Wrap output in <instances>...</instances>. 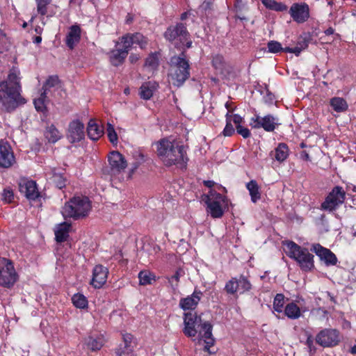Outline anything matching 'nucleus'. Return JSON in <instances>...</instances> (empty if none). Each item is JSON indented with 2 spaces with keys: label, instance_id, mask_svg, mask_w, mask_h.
Wrapping results in <instances>:
<instances>
[{
  "label": "nucleus",
  "instance_id": "1",
  "mask_svg": "<svg viewBox=\"0 0 356 356\" xmlns=\"http://www.w3.org/2000/svg\"><path fill=\"white\" fill-rule=\"evenodd\" d=\"M19 71L12 68L6 80L0 82V104L6 112L15 111L19 105L26 103L21 96Z\"/></svg>",
  "mask_w": 356,
  "mask_h": 356
},
{
  "label": "nucleus",
  "instance_id": "34",
  "mask_svg": "<svg viewBox=\"0 0 356 356\" xmlns=\"http://www.w3.org/2000/svg\"><path fill=\"white\" fill-rule=\"evenodd\" d=\"M156 89V84L152 82H147L143 83L140 88V97L144 99H149Z\"/></svg>",
  "mask_w": 356,
  "mask_h": 356
},
{
  "label": "nucleus",
  "instance_id": "43",
  "mask_svg": "<svg viewBox=\"0 0 356 356\" xmlns=\"http://www.w3.org/2000/svg\"><path fill=\"white\" fill-rule=\"evenodd\" d=\"M59 83V79L57 76H49L42 86L43 92L48 93L51 88H56Z\"/></svg>",
  "mask_w": 356,
  "mask_h": 356
},
{
  "label": "nucleus",
  "instance_id": "28",
  "mask_svg": "<svg viewBox=\"0 0 356 356\" xmlns=\"http://www.w3.org/2000/svg\"><path fill=\"white\" fill-rule=\"evenodd\" d=\"M199 300L200 298L196 296L195 291L191 296L181 299L179 306L184 310L193 309L197 305Z\"/></svg>",
  "mask_w": 356,
  "mask_h": 356
},
{
  "label": "nucleus",
  "instance_id": "50",
  "mask_svg": "<svg viewBox=\"0 0 356 356\" xmlns=\"http://www.w3.org/2000/svg\"><path fill=\"white\" fill-rule=\"evenodd\" d=\"M226 124L222 132V135L225 137H230L235 133V129L232 124V122L229 120L228 116H226Z\"/></svg>",
  "mask_w": 356,
  "mask_h": 356
},
{
  "label": "nucleus",
  "instance_id": "9",
  "mask_svg": "<svg viewBox=\"0 0 356 356\" xmlns=\"http://www.w3.org/2000/svg\"><path fill=\"white\" fill-rule=\"evenodd\" d=\"M346 200V192L341 186H336L321 203V210L332 212L337 210Z\"/></svg>",
  "mask_w": 356,
  "mask_h": 356
},
{
  "label": "nucleus",
  "instance_id": "11",
  "mask_svg": "<svg viewBox=\"0 0 356 356\" xmlns=\"http://www.w3.org/2000/svg\"><path fill=\"white\" fill-rule=\"evenodd\" d=\"M280 124L278 119L273 115L268 114L264 117L255 115L250 119V126L253 129H264L267 132H273Z\"/></svg>",
  "mask_w": 356,
  "mask_h": 356
},
{
  "label": "nucleus",
  "instance_id": "63",
  "mask_svg": "<svg viewBox=\"0 0 356 356\" xmlns=\"http://www.w3.org/2000/svg\"><path fill=\"white\" fill-rule=\"evenodd\" d=\"M326 35H330L334 33V29L332 27H329L324 31Z\"/></svg>",
  "mask_w": 356,
  "mask_h": 356
},
{
  "label": "nucleus",
  "instance_id": "27",
  "mask_svg": "<svg viewBox=\"0 0 356 356\" xmlns=\"http://www.w3.org/2000/svg\"><path fill=\"white\" fill-rule=\"evenodd\" d=\"M127 56V52L126 51H122L121 47H116L115 49H113L111 51L110 54V60L112 65L115 66H118L122 63L124 60Z\"/></svg>",
  "mask_w": 356,
  "mask_h": 356
},
{
  "label": "nucleus",
  "instance_id": "2",
  "mask_svg": "<svg viewBox=\"0 0 356 356\" xmlns=\"http://www.w3.org/2000/svg\"><path fill=\"white\" fill-rule=\"evenodd\" d=\"M157 154L163 163L168 166L184 163L186 150L175 140L162 139L156 144Z\"/></svg>",
  "mask_w": 356,
  "mask_h": 356
},
{
  "label": "nucleus",
  "instance_id": "14",
  "mask_svg": "<svg viewBox=\"0 0 356 356\" xmlns=\"http://www.w3.org/2000/svg\"><path fill=\"white\" fill-rule=\"evenodd\" d=\"M109 163V173L115 176L123 172L127 168V161L118 152H112L108 158Z\"/></svg>",
  "mask_w": 356,
  "mask_h": 356
},
{
  "label": "nucleus",
  "instance_id": "18",
  "mask_svg": "<svg viewBox=\"0 0 356 356\" xmlns=\"http://www.w3.org/2000/svg\"><path fill=\"white\" fill-rule=\"evenodd\" d=\"M108 274L107 268L102 265H97L92 270L91 284L96 289L101 288L106 282Z\"/></svg>",
  "mask_w": 356,
  "mask_h": 356
},
{
  "label": "nucleus",
  "instance_id": "48",
  "mask_svg": "<svg viewBox=\"0 0 356 356\" xmlns=\"http://www.w3.org/2000/svg\"><path fill=\"white\" fill-rule=\"evenodd\" d=\"M37 3V12L41 15H45L47 13V6L51 0H35Z\"/></svg>",
  "mask_w": 356,
  "mask_h": 356
},
{
  "label": "nucleus",
  "instance_id": "22",
  "mask_svg": "<svg viewBox=\"0 0 356 356\" xmlns=\"http://www.w3.org/2000/svg\"><path fill=\"white\" fill-rule=\"evenodd\" d=\"M81 39V29L78 25H72L66 35L65 43L70 49H73L79 42Z\"/></svg>",
  "mask_w": 356,
  "mask_h": 356
},
{
  "label": "nucleus",
  "instance_id": "42",
  "mask_svg": "<svg viewBox=\"0 0 356 356\" xmlns=\"http://www.w3.org/2000/svg\"><path fill=\"white\" fill-rule=\"evenodd\" d=\"M74 305L80 309H84L88 305V300L86 298L80 293L74 294L72 298Z\"/></svg>",
  "mask_w": 356,
  "mask_h": 356
},
{
  "label": "nucleus",
  "instance_id": "20",
  "mask_svg": "<svg viewBox=\"0 0 356 356\" xmlns=\"http://www.w3.org/2000/svg\"><path fill=\"white\" fill-rule=\"evenodd\" d=\"M15 162V156L10 147L6 143H0V167L9 168Z\"/></svg>",
  "mask_w": 356,
  "mask_h": 356
},
{
  "label": "nucleus",
  "instance_id": "40",
  "mask_svg": "<svg viewBox=\"0 0 356 356\" xmlns=\"http://www.w3.org/2000/svg\"><path fill=\"white\" fill-rule=\"evenodd\" d=\"M159 65V54L156 52L150 54L145 60V67L151 70H155Z\"/></svg>",
  "mask_w": 356,
  "mask_h": 356
},
{
  "label": "nucleus",
  "instance_id": "62",
  "mask_svg": "<svg viewBox=\"0 0 356 356\" xmlns=\"http://www.w3.org/2000/svg\"><path fill=\"white\" fill-rule=\"evenodd\" d=\"M191 17V19L193 21H194V18H195V14H194V10H189L188 12H185L181 16V20H184L186 19L187 17Z\"/></svg>",
  "mask_w": 356,
  "mask_h": 356
},
{
  "label": "nucleus",
  "instance_id": "51",
  "mask_svg": "<svg viewBox=\"0 0 356 356\" xmlns=\"http://www.w3.org/2000/svg\"><path fill=\"white\" fill-rule=\"evenodd\" d=\"M107 135L111 143L114 144L118 141V135L113 126L110 123H108L107 124Z\"/></svg>",
  "mask_w": 356,
  "mask_h": 356
},
{
  "label": "nucleus",
  "instance_id": "23",
  "mask_svg": "<svg viewBox=\"0 0 356 356\" xmlns=\"http://www.w3.org/2000/svg\"><path fill=\"white\" fill-rule=\"evenodd\" d=\"M133 336L131 334H125L123 335L124 346L120 347L116 351L117 356H133Z\"/></svg>",
  "mask_w": 356,
  "mask_h": 356
},
{
  "label": "nucleus",
  "instance_id": "31",
  "mask_svg": "<svg viewBox=\"0 0 356 356\" xmlns=\"http://www.w3.org/2000/svg\"><path fill=\"white\" fill-rule=\"evenodd\" d=\"M284 311V314L290 319H298L301 316V310L294 302L288 303Z\"/></svg>",
  "mask_w": 356,
  "mask_h": 356
},
{
  "label": "nucleus",
  "instance_id": "10",
  "mask_svg": "<svg viewBox=\"0 0 356 356\" xmlns=\"http://www.w3.org/2000/svg\"><path fill=\"white\" fill-rule=\"evenodd\" d=\"M315 340L323 348L334 347L341 341L340 332L337 329L325 328L316 334Z\"/></svg>",
  "mask_w": 356,
  "mask_h": 356
},
{
  "label": "nucleus",
  "instance_id": "55",
  "mask_svg": "<svg viewBox=\"0 0 356 356\" xmlns=\"http://www.w3.org/2000/svg\"><path fill=\"white\" fill-rule=\"evenodd\" d=\"M236 131L243 138H248L251 136V132H250V129H248L247 127L242 126V125L236 126Z\"/></svg>",
  "mask_w": 356,
  "mask_h": 356
},
{
  "label": "nucleus",
  "instance_id": "36",
  "mask_svg": "<svg viewBox=\"0 0 356 356\" xmlns=\"http://www.w3.org/2000/svg\"><path fill=\"white\" fill-rule=\"evenodd\" d=\"M139 283L140 285H147L152 284L156 280L154 274L149 270H141L138 273Z\"/></svg>",
  "mask_w": 356,
  "mask_h": 356
},
{
  "label": "nucleus",
  "instance_id": "21",
  "mask_svg": "<svg viewBox=\"0 0 356 356\" xmlns=\"http://www.w3.org/2000/svg\"><path fill=\"white\" fill-rule=\"evenodd\" d=\"M104 335L100 333H90L84 339V345L92 351L99 350L104 344Z\"/></svg>",
  "mask_w": 356,
  "mask_h": 356
},
{
  "label": "nucleus",
  "instance_id": "60",
  "mask_svg": "<svg viewBox=\"0 0 356 356\" xmlns=\"http://www.w3.org/2000/svg\"><path fill=\"white\" fill-rule=\"evenodd\" d=\"M306 345L309 349L310 353H315L316 352V348L314 345V339L312 335H309L306 340Z\"/></svg>",
  "mask_w": 356,
  "mask_h": 356
},
{
  "label": "nucleus",
  "instance_id": "7",
  "mask_svg": "<svg viewBox=\"0 0 356 356\" xmlns=\"http://www.w3.org/2000/svg\"><path fill=\"white\" fill-rule=\"evenodd\" d=\"M164 37L177 48H181L183 46L190 48L192 44V42L188 40V33L186 27L181 23L168 27Z\"/></svg>",
  "mask_w": 356,
  "mask_h": 356
},
{
  "label": "nucleus",
  "instance_id": "16",
  "mask_svg": "<svg viewBox=\"0 0 356 356\" xmlns=\"http://www.w3.org/2000/svg\"><path fill=\"white\" fill-rule=\"evenodd\" d=\"M200 321V319L198 321L196 314L185 313L184 318V328L183 330L184 334L188 337H195L197 334Z\"/></svg>",
  "mask_w": 356,
  "mask_h": 356
},
{
  "label": "nucleus",
  "instance_id": "49",
  "mask_svg": "<svg viewBox=\"0 0 356 356\" xmlns=\"http://www.w3.org/2000/svg\"><path fill=\"white\" fill-rule=\"evenodd\" d=\"M238 285L236 282V277H232L225 284V290L229 294H234L238 290Z\"/></svg>",
  "mask_w": 356,
  "mask_h": 356
},
{
  "label": "nucleus",
  "instance_id": "15",
  "mask_svg": "<svg viewBox=\"0 0 356 356\" xmlns=\"http://www.w3.org/2000/svg\"><path fill=\"white\" fill-rule=\"evenodd\" d=\"M85 136L84 124L79 120L70 122L67 131V138L71 143L81 141Z\"/></svg>",
  "mask_w": 356,
  "mask_h": 356
},
{
  "label": "nucleus",
  "instance_id": "37",
  "mask_svg": "<svg viewBox=\"0 0 356 356\" xmlns=\"http://www.w3.org/2000/svg\"><path fill=\"white\" fill-rule=\"evenodd\" d=\"M238 290L240 293L250 291L252 289V284L247 277L241 275L238 278H236Z\"/></svg>",
  "mask_w": 356,
  "mask_h": 356
},
{
  "label": "nucleus",
  "instance_id": "39",
  "mask_svg": "<svg viewBox=\"0 0 356 356\" xmlns=\"http://www.w3.org/2000/svg\"><path fill=\"white\" fill-rule=\"evenodd\" d=\"M132 46L133 40L131 39V35L129 34L122 36L120 39V41L116 44V47H121L122 51H126L127 53Z\"/></svg>",
  "mask_w": 356,
  "mask_h": 356
},
{
  "label": "nucleus",
  "instance_id": "45",
  "mask_svg": "<svg viewBox=\"0 0 356 356\" xmlns=\"http://www.w3.org/2000/svg\"><path fill=\"white\" fill-rule=\"evenodd\" d=\"M267 48H268V52L272 53V54H277L279 52H284V49L282 47V44L280 42L276 41V40H270L267 43Z\"/></svg>",
  "mask_w": 356,
  "mask_h": 356
},
{
  "label": "nucleus",
  "instance_id": "59",
  "mask_svg": "<svg viewBox=\"0 0 356 356\" xmlns=\"http://www.w3.org/2000/svg\"><path fill=\"white\" fill-rule=\"evenodd\" d=\"M263 99L265 103L272 104L275 100V95L267 89L266 93L264 96Z\"/></svg>",
  "mask_w": 356,
  "mask_h": 356
},
{
  "label": "nucleus",
  "instance_id": "12",
  "mask_svg": "<svg viewBox=\"0 0 356 356\" xmlns=\"http://www.w3.org/2000/svg\"><path fill=\"white\" fill-rule=\"evenodd\" d=\"M212 330L213 325L210 322L202 323V332H203L202 340L204 341L205 344L202 350L209 355H215L218 351V348L215 347L216 339L213 336Z\"/></svg>",
  "mask_w": 356,
  "mask_h": 356
},
{
  "label": "nucleus",
  "instance_id": "5",
  "mask_svg": "<svg viewBox=\"0 0 356 356\" xmlns=\"http://www.w3.org/2000/svg\"><path fill=\"white\" fill-rule=\"evenodd\" d=\"M91 209V204L87 197L76 196L70 199L63 207L61 213L64 218L78 220L87 216Z\"/></svg>",
  "mask_w": 356,
  "mask_h": 356
},
{
  "label": "nucleus",
  "instance_id": "25",
  "mask_svg": "<svg viewBox=\"0 0 356 356\" xmlns=\"http://www.w3.org/2000/svg\"><path fill=\"white\" fill-rule=\"evenodd\" d=\"M71 223L68 222H62L56 227L55 229V236L57 242H63L69 236V231Z\"/></svg>",
  "mask_w": 356,
  "mask_h": 356
},
{
  "label": "nucleus",
  "instance_id": "47",
  "mask_svg": "<svg viewBox=\"0 0 356 356\" xmlns=\"http://www.w3.org/2000/svg\"><path fill=\"white\" fill-rule=\"evenodd\" d=\"M133 40V45L138 44L141 49H144L147 45L146 38L140 33H136L131 35Z\"/></svg>",
  "mask_w": 356,
  "mask_h": 356
},
{
  "label": "nucleus",
  "instance_id": "52",
  "mask_svg": "<svg viewBox=\"0 0 356 356\" xmlns=\"http://www.w3.org/2000/svg\"><path fill=\"white\" fill-rule=\"evenodd\" d=\"M226 116H228L229 120L235 124V127L242 125L244 123V119L238 114H231L230 111H228Z\"/></svg>",
  "mask_w": 356,
  "mask_h": 356
},
{
  "label": "nucleus",
  "instance_id": "30",
  "mask_svg": "<svg viewBox=\"0 0 356 356\" xmlns=\"http://www.w3.org/2000/svg\"><path fill=\"white\" fill-rule=\"evenodd\" d=\"M246 188L248 190L251 201L253 203L257 202L261 199V193L257 182L255 180H251L246 184Z\"/></svg>",
  "mask_w": 356,
  "mask_h": 356
},
{
  "label": "nucleus",
  "instance_id": "54",
  "mask_svg": "<svg viewBox=\"0 0 356 356\" xmlns=\"http://www.w3.org/2000/svg\"><path fill=\"white\" fill-rule=\"evenodd\" d=\"M136 161L133 163V168L131 169V172H134L138 166L144 162V156L142 153L137 152L134 155Z\"/></svg>",
  "mask_w": 356,
  "mask_h": 356
},
{
  "label": "nucleus",
  "instance_id": "46",
  "mask_svg": "<svg viewBox=\"0 0 356 356\" xmlns=\"http://www.w3.org/2000/svg\"><path fill=\"white\" fill-rule=\"evenodd\" d=\"M50 179L58 188L61 189L65 186L66 179L62 174L54 172Z\"/></svg>",
  "mask_w": 356,
  "mask_h": 356
},
{
  "label": "nucleus",
  "instance_id": "19",
  "mask_svg": "<svg viewBox=\"0 0 356 356\" xmlns=\"http://www.w3.org/2000/svg\"><path fill=\"white\" fill-rule=\"evenodd\" d=\"M19 191L29 199L34 200L39 196L35 181L33 180H22L19 183Z\"/></svg>",
  "mask_w": 356,
  "mask_h": 356
},
{
  "label": "nucleus",
  "instance_id": "44",
  "mask_svg": "<svg viewBox=\"0 0 356 356\" xmlns=\"http://www.w3.org/2000/svg\"><path fill=\"white\" fill-rule=\"evenodd\" d=\"M312 40V35L309 33H303L298 39L297 44L303 50L306 49Z\"/></svg>",
  "mask_w": 356,
  "mask_h": 356
},
{
  "label": "nucleus",
  "instance_id": "8",
  "mask_svg": "<svg viewBox=\"0 0 356 356\" xmlns=\"http://www.w3.org/2000/svg\"><path fill=\"white\" fill-rule=\"evenodd\" d=\"M18 278L13 263L6 258H0V286L11 289Z\"/></svg>",
  "mask_w": 356,
  "mask_h": 356
},
{
  "label": "nucleus",
  "instance_id": "4",
  "mask_svg": "<svg viewBox=\"0 0 356 356\" xmlns=\"http://www.w3.org/2000/svg\"><path fill=\"white\" fill-rule=\"evenodd\" d=\"M202 200L207 205V212L212 218H220L229 209V199L227 196L215 190L209 191L207 194L202 195Z\"/></svg>",
  "mask_w": 356,
  "mask_h": 356
},
{
  "label": "nucleus",
  "instance_id": "26",
  "mask_svg": "<svg viewBox=\"0 0 356 356\" xmlns=\"http://www.w3.org/2000/svg\"><path fill=\"white\" fill-rule=\"evenodd\" d=\"M44 136L46 140L51 143H56L63 137V134L53 124L46 127Z\"/></svg>",
  "mask_w": 356,
  "mask_h": 356
},
{
  "label": "nucleus",
  "instance_id": "24",
  "mask_svg": "<svg viewBox=\"0 0 356 356\" xmlns=\"http://www.w3.org/2000/svg\"><path fill=\"white\" fill-rule=\"evenodd\" d=\"M88 137L92 140H97L104 134V129L94 120H90L87 127Z\"/></svg>",
  "mask_w": 356,
  "mask_h": 356
},
{
  "label": "nucleus",
  "instance_id": "29",
  "mask_svg": "<svg viewBox=\"0 0 356 356\" xmlns=\"http://www.w3.org/2000/svg\"><path fill=\"white\" fill-rule=\"evenodd\" d=\"M330 104L333 110L337 113H343L348 110V105L343 97H334L330 99Z\"/></svg>",
  "mask_w": 356,
  "mask_h": 356
},
{
  "label": "nucleus",
  "instance_id": "53",
  "mask_svg": "<svg viewBox=\"0 0 356 356\" xmlns=\"http://www.w3.org/2000/svg\"><path fill=\"white\" fill-rule=\"evenodd\" d=\"M14 198V194L12 189L8 188L3 190L2 193V200L6 203H10Z\"/></svg>",
  "mask_w": 356,
  "mask_h": 356
},
{
  "label": "nucleus",
  "instance_id": "41",
  "mask_svg": "<svg viewBox=\"0 0 356 356\" xmlns=\"http://www.w3.org/2000/svg\"><path fill=\"white\" fill-rule=\"evenodd\" d=\"M284 296L282 293H277L273 300V309L278 313L283 312L284 305Z\"/></svg>",
  "mask_w": 356,
  "mask_h": 356
},
{
  "label": "nucleus",
  "instance_id": "3",
  "mask_svg": "<svg viewBox=\"0 0 356 356\" xmlns=\"http://www.w3.org/2000/svg\"><path fill=\"white\" fill-rule=\"evenodd\" d=\"M284 245L286 255L294 259L302 271L311 272L314 269V256L307 248L301 247L292 241L284 242Z\"/></svg>",
  "mask_w": 356,
  "mask_h": 356
},
{
  "label": "nucleus",
  "instance_id": "32",
  "mask_svg": "<svg viewBox=\"0 0 356 356\" xmlns=\"http://www.w3.org/2000/svg\"><path fill=\"white\" fill-rule=\"evenodd\" d=\"M261 1L266 8L276 12H284L288 9L285 3L275 0H261Z\"/></svg>",
  "mask_w": 356,
  "mask_h": 356
},
{
  "label": "nucleus",
  "instance_id": "57",
  "mask_svg": "<svg viewBox=\"0 0 356 356\" xmlns=\"http://www.w3.org/2000/svg\"><path fill=\"white\" fill-rule=\"evenodd\" d=\"M216 0H204L202 2V9L205 11L213 10Z\"/></svg>",
  "mask_w": 356,
  "mask_h": 356
},
{
  "label": "nucleus",
  "instance_id": "17",
  "mask_svg": "<svg viewBox=\"0 0 356 356\" xmlns=\"http://www.w3.org/2000/svg\"><path fill=\"white\" fill-rule=\"evenodd\" d=\"M311 250L314 252L323 261L327 266H334L337 263L336 255L329 249L323 247L319 243L314 244Z\"/></svg>",
  "mask_w": 356,
  "mask_h": 356
},
{
  "label": "nucleus",
  "instance_id": "6",
  "mask_svg": "<svg viewBox=\"0 0 356 356\" xmlns=\"http://www.w3.org/2000/svg\"><path fill=\"white\" fill-rule=\"evenodd\" d=\"M171 72L170 74L173 85L180 86L189 76V65L184 53L180 56H173L170 59Z\"/></svg>",
  "mask_w": 356,
  "mask_h": 356
},
{
  "label": "nucleus",
  "instance_id": "56",
  "mask_svg": "<svg viewBox=\"0 0 356 356\" xmlns=\"http://www.w3.org/2000/svg\"><path fill=\"white\" fill-rule=\"evenodd\" d=\"M202 183L204 186L209 188V191H211V190L216 191L215 188L220 189L221 188H222L224 191L226 190L225 188L222 187L221 185L216 183L214 181H212V180H204V181H203Z\"/></svg>",
  "mask_w": 356,
  "mask_h": 356
},
{
  "label": "nucleus",
  "instance_id": "13",
  "mask_svg": "<svg viewBox=\"0 0 356 356\" xmlns=\"http://www.w3.org/2000/svg\"><path fill=\"white\" fill-rule=\"evenodd\" d=\"M289 13L293 20L298 24H303L309 18V8L305 2L293 3Z\"/></svg>",
  "mask_w": 356,
  "mask_h": 356
},
{
  "label": "nucleus",
  "instance_id": "35",
  "mask_svg": "<svg viewBox=\"0 0 356 356\" xmlns=\"http://www.w3.org/2000/svg\"><path fill=\"white\" fill-rule=\"evenodd\" d=\"M211 64L216 71L217 74H223L225 72L226 63L224 57L220 54H216L213 56Z\"/></svg>",
  "mask_w": 356,
  "mask_h": 356
},
{
  "label": "nucleus",
  "instance_id": "58",
  "mask_svg": "<svg viewBox=\"0 0 356 356\" xmlns=\"http://www.w3.org/2000/svg\"><path fill=\"white\" fill-rule=\"evenodd\" d=\"M302 51H303V49L298 44L295 47H284V52L293 53L296 56H298L300 54Z\"/></svg>",
  "mask_w": 356,
  "mask_h": 356
},
{
  "label": "nucleus",
  "instance_id": "33",
  "mask_svg": "<svg viewBox=\"0 0 356 356\" xmlns=\"http://www.w3.org/2000/svg\"><path fill=\"white\" fill-rule=\"evenodd\" d=\"M289 149L286 143H279L275 149L274 158L279 162L285 161L289 156Z\"/></svg>",
  "mask_w": 356,
  "mask_h": 356
},
{
  "label": "nucleus",
  "instance_id": "61",
  "mask_svg": "<svg viewBox=\"0 0 356 356\" xmlns=\"http://www.w3.org/2000/svg\"><path fill=\"white\" fill-rule=\"evenodd\" d=\"M182 273L181 270H177L169 280L170 283L172 285L179 281V277Z\"/></svg>",
  "mask_w": 356,
  "mask_h": 356
},
{
  "label": "nucleus",
  "instance_id": "64",
  "mask_svg": "<svg viewBox=\"0 0 356 356\" xmlns=\"http://www.w3.org/2000/svg\"><path fill=\"white\" fill-rule=\"evenodd\" d=\"M139 59V57L137 55L131 54L129 56V60L131 63L136 62Z\"/></svg>",
  "mask_w": 356,
  "mask_h": 356
},
{
  "label": "nucleus",
  "instance_id": "38",
  "mask_svg": "<svg viewBox=\"0 0 356 356\" xmlns=\"http://www.w3.org/2000/svg\"><path fill=\"white\" fill-rule=\"evenodd\" d=\"M47 93L42 92L38 98L34 99V106L38 111L44 112L46 111L47 102Z\"/></svg>",
  "mask_w": 356,
  "mask_h": 356
}]
</instances>
